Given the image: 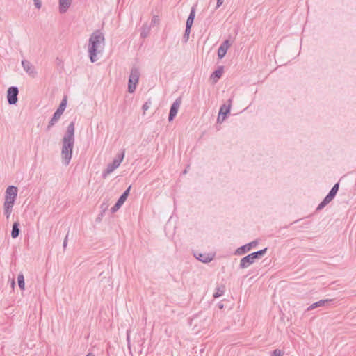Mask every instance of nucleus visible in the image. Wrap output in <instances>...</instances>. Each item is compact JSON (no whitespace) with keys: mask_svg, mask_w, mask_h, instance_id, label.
Masks as SVG:
<instances>
[{"mask_svg":"<svg viewBox=\"0 0 356 356\" xmlns=\"http://www.w3.org/2000/svg\"><path fill=\"white\" fill-rule=\"evenodd\" d=\"M225 291V285L222 284L216 288V291L213 294L215 298L222 296Z\"/></svg>","mask_w":356,"mask_h":356,"instance_id":"25","label":"nucleus"},{"mask_svg":"<svg viewBox=\"0 0 356 356\" xmlns=\"http://www.w3.org/2000/svg\"><path fill=\"white\" fill-rule=\"evenodd\" d=\"M33 1H34V4H35V7L38 9H40L42 6L41 1L40 0H33Z\"/></svg>","mask_w":356,"mask_h":356,"instance_id":"35","label":"nucleus"},{"mask_svg":"<svg viewBox=\"0 0 356 356\" xmlns=\"http://www.w3.org/2000/svg\"><path fill=\"white\" fill-rule=\"evenodd\" d=\"M15 286V282L14 280H13L11 282V286H12V288H14Z\"/></svg>","mask_w":356,"mask_h":356,"instance_id":"39","label":"nucleus"},{"mask_svg":"<svg viewBox=\"0 0 356 356\" xmlns=\"http://www.w3.org/2000/svg\"><path fill=\"white\" fill-rule=\"evenodd\" d=\"M191 27L186 26V29H185V32H184V38L185 41H187L188 40L189 34L191 32Z\"/></svg>","mask_w":356,"mask_h":356,"instance_id":"32","label":"nucleus"},{"mask_svg":"<svg viewBox=\"0 0 356 356\" xmlns=\"http://www.w3.org/2000/svg\"><path fill=\"white\" fill-rule=\"evenodd\" d=\"M224 0H217L216 7V9H218L221 6V5L223 3Z\"/></svg>","mask_w":356,"mask_h":356,"instance_id":"38","label":"nucleus"},{"mask_svg":"<svg viewBox=\"0 0 356 356\" xmlns=\"http://www.w3.org/2000/svg\"><path fill=\"white\" fill-rule=\"evenodd\" d=\"M181 104V97H178L176 99V100L173 102V104L170 106V113L168 115V120L172 121L175 116L177 114L179 108Z\"/></svg>","mask_w":356,"mask_h":356,"instance_id":"8","label":"nucleus"},{"mask_svg":"<svg viewBox=\"0 0 356 356\" xmlns=\"http://www.w3.org/2000/svg\"><path fill=\"white\" fill-rule=\"evenodd\" d=\"M108 204L107 203H102V205H101V209L102 210L103 212H105V211L108 209Z\"/></svg>","mask_w":356,"mask_h":356,"instance_id":"36","label":"nucleus"},{"mask_svg":"<svg viewBox=\"0 0 356 356\" xmlns=\"http://www.w3.org/2000/svg\"><path fill=\"white\" fill-rule=\"evenodd\" d=\"M67 105V97L65 96L62 99L58 108H57V111L59 113H63Z\"/></svg>","mask_w":356,"mask_h":356,"instance_id":"27","label":"nucleus"},{"mask_svg":"<svg viewBox=\"0 0 356 356\" xmlns=\"http://www.w3.org/2000/svg\"><path fill=\"white\" fill-rule=\"evenodd\" d=\"M140 71L138 67L134 66L130 72L128 81V91L130 93H133L136 88V86L138 83L140 77Z\"/></svg>","mask_w":356,"mask_h":356,"instance_id":"3","label":"nucleus"},{"mask_svg":"<svg viewBox=\"0 0 356 356\" xmlns=\"http://www.w3.org/2000/svg\"><path fill=\"white\" fill-rule=\"evenodd\" d=\"M74 122H71L63 138V145L72 152L74 144Z\"/></svg>","mask_w":356,"mask_h":356,"instance_id":"2","label":"nucleus"},{"mask_svg":"<svg viewBox=\"0 0 356 356\" xmlns=\"http://www.w3.org/2000/svg\"><path fill=\"white\" fill-rule=\"evenodd\" d=\"M159 23V18L157 15H154L151 20V25L155 26Z\"/></svg>","mask_w":356,"mask_h":356,"instance_id":"31","label":"nucleus"},{"mask_svg":"<svg viewBox=\"0 0 356 356\" xmlns=\"http://www.w3.org/2000/svg\"><path fill=\"white\" fill-rule=\"evenodd\" d=\"M127 341H128V343H129V340H130V339H129V335H127Z\"/></svg>","mask_w":356,"mask_h":356,"instance_id":"41","label":"nucleus"},{"mask_svg":"<svg viewBox=\"0 0 356 356\" xmlns=\"http://www.w3.org/2000/svg\"><path fill=\"white\" fill-rule=\"evenodd\" d=\"M333 300L332 299H326V300H321L316 302H314L313 303L312 305H311L307 309V311H310V310H312L315 308H317V307H322V306H324L325 305H327L328 303H330V302H332Z\"/></svg>","mask_w":356,"mask_h":356,"instance_id":"16","label":"nucleus"},{"mask_svg":"<svg viewBox=\"0 0 356 356\" xmlns=\"http://www.w3.org/2000/svg\"><path fill=\"white\" fill-rule=\"evenodd\" d=\"M267 250H268V248H265L261 250L254 252L251 253L250 254L252 257V258L256 260V259L261 258L266 253Z\"/></svg>","mask_w":356,"mask_h":356,"instance_id":"23","label":"nucleus"},{"mask_svg":"<svg viewBox=\"0 0 356 356\" xmlns=\"http://www.w3.org/2000/svg\"><path fill=\"white\" fill-rule=\"evenodd\" d=\"M131 186H129L127 189H126L123 193L120 196L119 199L116 202V203L114 204L113 207H111V211L112 213H115L124 203L126 200L127 199L129 191H130Z\"/></svg>","mask_w":356,"mask_h":356,"instance_id":"5","label":"nucleus"},{"mask_svg":"<svg viewBox=\"0 0 356 356\" xmlns=\"http://www.w3.org/2000/svg\"><path fill=\"white\" fill-rule=\"evenodd\" d=\"M72 152L69 150L65 146L62 145L61 156L62 161L65 165H68L72 159Z\"/></svg>","mask_w":356,"mask_h":356,"instance_id":"11","label":"nucleus"},{"mask_svg":"<svg viewBox=\"0 0 356 356\" xmlns=\"http://www.w3.org/2000/svg\"><path fill=\"white\" fill-rule=\"evenodd\" d=\"M15 200H16V197L6 196L5 197L4 204H8V205H10V206H13Z\"/></svg>","mask_w":356,"mask_h":356,"instance_id":"29","label":"nucleus"},{"mask_svg":"<svg viewBox=\"0 0 356 356\" xmlns=\"http://www.w3.org/2000/svg\"><path fill=\"white\" fill-rule=\"evenodd\" d=\"M124 156V150H123L121 153L118 154L116 156V157L113 159L112 163L108 164L106 168L104 170L102 173V177L105 178L108 175H109L117 168H118L121 162L122 161Z\"/></svg>","mask_w":356,"mask_h":356,"instance_id":"4","label":"nucleus"},{"mask_svg":"<svg viewBox=\"0 0 356 356\" xmlns=\"http://www.w3.org/2000/svg\"><path fill=\"white\" fill-rule=\"evenodd\" d=\"M254 261L255 259H253L251 254H250L241 259L239 267L241 268H246L249 267L251 264H252Z\"/></svg>","mask_w":356,"mask_h":356,"instance_id":"14","label":"nucleus"},{"mask_svg":"<svg viewBox=\"0 0 356 356\" xmlns=\"http://www.w3.org/2000/svg\"><path fill=\"white\" fill-rule=\"evenodd\" d=\"M223 73V67L220 66L216 70L211 74V79L213 80L214 83H216L218 79L222 76Z\"/></svg>","mask_w":356,"mask_h":356,"instance_id":"18","label":"nucleus"},{"mask_svg":"<svg viewBox=\"0 0 356 356\" xmlns=\"http://www.w3.org/2000/svg\"><path fill=\"white\" fill-rule=\"evenodd\" d=\"M67 239H68V233L67 234L65 238H64V241H63V248L65 249L66 247H67Z\"/></svg>","mask_w":356,"mask_h":356,"instance_id":"37","label":"nucleus"},{"mask_svg":"<svg viewBox=\"0 0 356 356\" xmlns=\"http://www.w3.org/2000/svg\"><path fill=\"white\" fill-rule=\"evenodd\" d=\"M231 44L229 40H225L219 47L218 49V57L219 59H222L226 54L227 49L229 48Z\"/></svg>","mask_w":356,"mask_h":356,"instance_id":"12","label":"nucleus"},{"mask_svg":"<svg viewBox=\"0 0 356 356\" xmlns=\"http://www.w3.org/2000/svg\"><path fill=\"white\" fill-rule=\"evenodd\" d=\"M86 356H95V355L92 353H88Z\"/></svg>","mask_w":356,"mask_h":356,"instance_id":"40","label":"nucleus"},{"mask_svg":"<svg viewBox=\"0 0 356 356\" xmlns=\"http://www.w3.org/2000/svg\"><path fill=\"white\" fill-rule=\"evenodd\" d=\"M339 183H336L333 187L331 188V190L330 191V193L332 194V195L334 196H336L338 191H339Z\"/></svg>","mask_w":356,"mask_h":356,"instance_id":"30","label":"nucleus"},{"mask_svg":"<svg viewBox=\"0 0 356 356\" xmlns=\"http://www.w3.org/2000/svg\"><path fill=\"white\" fill-rule=\"evenodd\" d=\"M150 105H151V101H150V100H149V101H148V102H146L143 105L142 108H143V110L144 113H145V111H146L147 110H148V109H149V108Z\"/></svg>","mask_w":356,"mask_h":356,"instance_id":"34","label":"nucleus"},{"mask_svg":"<svg viewBox=\"0 0 356 356\" xmlns=\"http://www.w3.org/2000/svg\"><path fill=\"white\" fill-rule=\"evenodd\" d=\"M71 4V0H60L59 11L60 13H65Z\"/></svg>","mask_w":356,"mask_h":356,"instance_id":"19","label":"nucleus"},{"mask_svg":"<svg viewBox=\"0 0 356 356\" xmlns=\"http://www.w3.org/2000/svg\"><path fill=\"white\" fill-rule=\"evenodd\" d=\"M228 102L229 104L227 106L226 104H223L222 106H221L220 111H219L218 121H220V118L221 115L222 116V120H224L227 118V114L229 113L230 108H231L232 99H229Z\"/></svg>","mask_w":356,"mask_h":356,"instance_id":"13","label":"nucleus"},{"mask_svg":"<svg viewBox=\"0 0 356 356\" xmlns=\"http://www.w3.org/2000/svg\"><path fill=\"white\" fill-rule=\"evenodd\" d=\"M19 93L18 88L11 86L7 90V100L9 104H15L18 100L17 95Z\"/></svg>","mask_w":356,"mask_h":356,"instance_id":"6","label":"nucleus"},{"mask_svg":"<svg viewBox=\"0 0 356 356\" xmlns=\"http://www.w3.org/2000/svg\"><path fill=\"white\" fill-rule=\"evenodd\" d=\"M22 65L23 67L24 70L32 78H35L37 76V71L35 67L32 65V63L27 60H22Z\"/></svg>","mask_w":356,"mask_h":356,"instance_id":"7","label":"nucleus"},{"mask_svg":"<svg viewBox=\"0 0 356 356\" xmlns=\"http://www.w3.org/2000/svg\"><path fill=\"white\" fill-rule=\"evenodd\" d=\"M19 226L20 224L18 221L13 222L11 231V236L13 238H16L19 236L20 233Z\"/></svg>","mask_w":356,"mask_h":356,"instance_id":"21","label":"nucleus"},{"mask_svg":"<svg viewBox=\"0 0 356 356\" xmlns=\"http://www.w3.org/2000/svg\"><path fill=\"white\" fill-rule=\"evenodd\" d=\"M194 257L202 263L208 264L214 259L215 254L195 252Z\"/></svg>","mask_w":356,"mask_h":356,"instance_id":"9","label":"nucleus"},{"mask_svg":"<svg viewBox=\"0 0 356 356\" xmlns=\"http://www.w3.org/2000/svg\"><path fill=\"white\" fill-rule=\"evenodd\" d=\"M335 196L332 195L330 193L325 197L323 201L318 204L316 208L317 211L323 209L327 204H328Z\"/></svg>","mask_w":356,"mask_h":356,"instance_id":"15","label":"nucleus"},{"mask_svg":"<svg viewBox=\"0 0 356 356\" xmlns=\"http://www.w3.org/2000/svg\"><path fill=\"white\" fill-rule=\"evenodd\" d=\"M150 29H151L150 26H149L147 24H143L141 28V33H140L141 38H147L149 34Z\"/></svg>","mask_w":356,"mask_h":356,"instance_id":"24","label":"nucleus"},{"mask_svg":"<svg viewBox=\"0 0 356 356\" xmlns=\"http://www.w3.org/2000/svg\"><path fill=\"white\" fill-rule=\"evenodd\" d=\"M18 188L14 186H9L6 191V196L17 197Z\"/></svg>","mask_w":356,"mask_h":356,"instance_id":"22","label":"nucleus"},{"mask_svg":"<svg viewBox=\"0 0 356 356\" xmlns=\"http://www.w3.org/2000/svg\"><path fill=\"white\" fill-rule=\"evenodd\" d=\"M258 244L257 240L253 241L249 243L241 246L236 250V254L242 255L249 252L253 247H255Z\"/></svg>","mask_w":356,"mask_h":356,"instance_id":"10","label":"nucleus"},{"mask_svg":"<svg viewBox=\"0 0 356 356\" xmlns=\"http://www.w3.org/2000/svg\"><path fill=\"white\" fill-rule=\"evenodd\" d=\"M13 206L3 204V209H4V214L6 216V218H8L11 212Z\"/></svg>","mask_w":356,"mask_h":356,"instance_id":"28","label":"nucleus"},{"mask_svg":"<svg viewBox=\"0 0 356 356\" xmlns=\"http://www.w3.org/2000/svg\"><path fill=\"white\" fill-rule=\"evenodd\" d=\"M63 113L56 111L47 125V130L49 131L50 129L58 121Z\"/></svg>","mask_w":356,"mask_h":356,"instance_id":"17","label":"nucleus"},{"mask_svg":"<svg viewBox=\"0 0 356 356\" xmlns=\"http://www.w3.org/2000/svg\"><path fill=\"white\" fill-rule=\"evenodd\" d=\"M283 355L284 353L279 349H275L272 352V356H283Z\"/></svg>","mask_w":356,"mask_h":356,"instance_id":"33","label":"nucleus"},{"mask_svg":"<svg viewBox=\"0 0 356 356\" xmlns=\"http://www.w3.org/2000/svg\"><path fill=\"white\" fill-rule=\"evenodd\" d=\"M195 6H194L191 8L190 14L186 20V27H191V28L192 27L193 21L195 19Z\"/></svg>","mask_w":356,"mask_h":356,"instance_id":"20","label":"nucleus"},{"mask_svg":"<svg viewBox=\"0 0 356 356\" xmlns=\"http://www.w3.org/2000/svg\"><path fill=\"white\" fill-rule=\"evenodd\" d=\"M183 173H184V174H185V173H186V170H185L183 172Z\"/></svg>","mask_w":356,"mask_h":356,"instance_id":"42","label":"nucleus"},{"mask_svg":"<svg viewBox=\"0 0 356 356\" xmlns=\"http://www.w3.org/2000/svg\"><path fill=\"white\" fill-rule=\"evenodd\" d=\"M17 282L18 286L20 288L21 290H24L25 289V282H24V277L22 273H20L18 275L17 277Z\"/></svg>","mask_w":356,"mask_h":356,"instance_id":"26","label":"nucleus"},{"mask_svg":"<svg viewBox=\"0 0 356 356\" xmlns=\"http://www.w3.org/2000/svg\"><path fill=\"white\" fill-rule=\"evenodd\" d=\"M104 41V35L99 30H96L91 34L88 40V54L92 63L98 60L97 54L103 49Z\"/></svg>","mask_w":356,"mask_h":356,"instance_id":"1","label":"nucleus"}]
</instances>
